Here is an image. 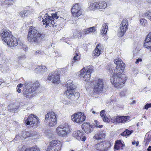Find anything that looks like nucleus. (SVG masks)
<instances>
[{
    "label": "nucleus",
    "mask_w": 151,
    "mask_h": 151,
    "mask_svg": "<svg viewBox=\"0 0 151 151\" xmlns=\"http://www.w3.org/2000/svg\"><path fill=\"white\" fill-rule=\"evenodd\" d=\"M27 11H23L21 12L20 13V15L22 17H24L25 16H27Z\"/></svg>",
    "instance_id": "obj_40"
},
{
    "label": "nucleus",
    "mask_w": 151,
    "mask_h": 151,
    "mask_svg": "<svg viewBox=\"0 0 151 151\" xmlns=\"http://www.w3.org/2000/svg\"><path fill=\"white\" fill-rule=\"evenodd\" d=\"M149 107H151V103L150 104H146L144 106V109H147Z\"/></svg>",
    "instance_id": "obj_47"
},
{
    "label": "nucleus",
    "mask_w": 151,
    "mask_h": 151,
    "mask_svg": "<svg viewBox=\"0 0 151 151\" xmlns=\"http://www.w3.org/2000/svg\"><path fill=\"white\" fill-rule=\"evenodd\" d=\"M66 87L67 90L64 93V95L72 100H75L78 98L79 93L74 91L76 88V86L73 83L71 80H68L67 81Z\"/></svg>",
    "instance_id": "obj_4"
},
{
    "label": "nucleus",
    "mask_w": 151,
    "mask_h": 151,
    "mask_svg": "<svg viewBox=\"0 0 151 151\" xmlns=\"http://www.w3.org/2000/svg\"><path fill=\"white\" fill-rule=\"evenodd\" d=\"M61 144L60 141L53 140L51 141L47 151H58L61 150Z\"/></svg>",
    "instance_id": "obj_9"
},
{
    "label": "nucleus",
    "mask_w": 151,
    "mask_h": 151,
    "mask_svg": "<svg viewBox=\"0 0 151 151\" xmlns=\"http://www.w3.org/2000/svg\"><path fill=\"white\" fill-rule=\"evenodd\" d=\"M144 45L145 48L151 50V32L147 35L144 41Z\"/></svg>",
    "instance_id": "obj_17"
},
{
    "label": "nucleus",
    "mask_w": 151,
    "mask_h": 151,
    "mask_svg": "<svg viewBox=\"0 0 151 151\" xmlns=\"http://www.w3.org/2000/svg\"><path fill=\"white\" fill-rule=\"evenodd\" d=\"M95 148L98 151H105L103 142L96 144L95 146Z\"/></svg>",
    "instance_id": "obj_27"
},
{
    "label": "nucleus",
    "mask_w": 151,
    "mask_h": 151,
    "mask_svg": "<svg viewBox=\"0 0 151 151\" xmlns=\"http://www.w3.org/2000/svg\"><path fill=\"white\" fill-rule=\"evenodd\" d=\"M38 81H36L33 83L31 82H26L24 83L23 94L27 98H30L37 94L36 90L39 87Z\"/></svg>",
    "instance_id": "obj_2"
},
{
    "label": "nucleus",
    "mask_w": 151,
    "mask_h": 151,
    "mask_svg": "<svg viewBox=\"0 0 151 151\" xmlns=\"http://www.w3.org/2000/svg\"><path fill=\"white\" fill-rule=\"evenodd\" d=\"M103 46L101 44H98L93 51V56L96 57H98L100 55L101 52L103 50Z\"/></svg>",
    "instance_id": "obj_20"
},
{
    "label": "nucleus",
    "mask_w": 151,
    "mask_h": 151,
    "mask_svg": "<svg viewBox=\"0 0 151 151\" xmlns=\"http://www.w3.org/2000/svg\"><path fill=\"white\" fill-rule=\"evenodd\" d=\"M124 147V145L123 144L120 140H117L116 142L114 147L115 149L122 150L123 149V147Z\"/></svg>",
    "instance_id": "obj_21"
},
{
    "label": "nucleus",
    "mask_w": 151,
    "mask_h": 151,
    "mask_svg": "<svg viewBox=\"0 0 151 151\" xmlns=\"http://www.w3.org/2000/svg\"><path fill=\"white\" fill-rule=\"evenodd\" d=\"M71 12L74 17H78L82 14L81 8L78 4H76L73 6Z\"/></svg>",
    "instance_id": "obj_14"
},
{
    "label": "nucleus",
    "mask_w": 151,
    "mask_h": 151,
    "mask_svg": "<svg viewBox=\"0 0 151 151\" xmlns=\"http://www.w3.org/2000/svg\"><path fill=\"white\" fill-rule=\"evenodd\" d=\"M73 35L72 38L73 39L78 38V39H80L83 36V33L82 32H80L78 33V32L76 29H74L73 31Z\"/></svg>",
    "instance_id": "obj_23"
},
{
    "label": "nucleus",
    "mask_w": 151,
    "mask_h": 151,
    "mask_svg": "<svg viewBox=\"0 0 151 151\" xmlns=\"http://www.w3.org/2000/svg\"><path fill=\"white\" fill-rule=\"evenodd\" d=\"M45 122L46 124L53 127L57 124V119L55 114L53 112H48L45 115Z\"/></svg>",
    "instance_id": "obj_7"
},
{
    "label": "nucleus",
    "mask_w": 151,
    "mask_h": 151,
    "mask_svg": "<svg viewBox=\"0 0 151 151\" xmlns=\"http://www.w3.org/2000/svg\"><path fill=\"white\" fill-rule=\"evenodd\" d=\"M105 135L104 133L103 132H99L95 134V138L97 140H100L105 138Z\"/></svg>",
    "instance_id": "obj_26"
},
{
    "label": "nucleus",
    "mask_w": 151,
    "mask_h": 151,
    "mask_svg": "<svg viewBox=\"0 0 151 151\" xmlns=\"http://www.w3.org/2000/svg\"><path fill=\"white\" fill-rule=\"evenodd\" d=\"M36 134V132L33 133V132H27L26 137H33L34 135H35Z\"/></svg>",
    "instance_id": "obj_37"
},
{
    "label": "nucleus",
    "mask_w": 151,
    "mask_h": 151,
    "mask_svg": "<svg viewBox=\"0 0 151 151\" xmlns=\"http://www.w3.org/2000/svg\"><path fill=\"white\" fill-rule=\"evenodd\" d=\"M25 151H40L39 148L37 146L27 148Z\"/></svg>",
    "instance_id": "obj_29"
},
{
    "label": "nucleus",
    "mask_w": 151,
    "mask_h": 151,
    "mask_svg": "<svg viewBox=\"0 0 151 151\" xmlns=\"http://www.w3.org/2000/svg\"><path fill=\"white\" fill-rule=\"evenodd\" d=\"M142 61V59L141 58H138V59L136 60V61L135 62V63L136 64L138 63L139 62H141Z\"/></svg>",
    "instance_id": "obj_54"
},
{
    "label": "nucleus",
    "mask_w": 151,
    "mask_h": 151,
    "mask_svg": "<svg viewBox=\"0 0 151 151\" xmlns=\"http://www.w3.org/2000/svg\"><path fill=\"white\" fill-rule=\"evenodd\" d=\"M23 49L24 50H26V48H27V47H26V46H25V45L23 46Z\"/></svg>",
    "instance_id": "obj_62"
},
{
    "label": "nucleus",
    "mask_w": 151,
    "mask_h": 151,
    "mask_svg": "<svg viewBox=\"0 0 151 151\" xmlns=\"http://www.w3.org/2000/svg\"><path fill=\"white\" fill-rule=\"evenodd\" d=\"M128 25V21L127 19H125L122 21L120 26L119 29L118 35L119 37H122L125 34L128 29L127 26Z\"/></svg>",
    "instance_id": "obj_10"
},
{
    "label": "nucleus",
    "mask_w": 151,
    "mask_h": 151,
    "mask_svg": "<svg viewBox=\"0 0 151 151\" xmlns=\"http://www.w3.org/2000/svg\"><path fill=\"white\" fill-rule=\"evenodd\" d=\"M150 136H149L148 135L147 136V134L145 135L144 142L146 143V144H148L147 143H148L150 141Z\"/></svg>",
    "instance_id": "obj_34"
},
{
    "label": "nucleus",
    "mask_w": 151,
    "mask_h": 151,
    "mask_svg": "<svg viewBox=\"0 0 151 151\" xmlns=\"http://www.w3.org/2000/svg\"><path fill=\"white\" fill-rule=\"evenodd\" d=\"M112 120L115 123H122L121 116H115L113 118Z\"/></svg>",
    "instance_id": "obj_28"
},
{
    "label": "nucleus",
    "mask_w": 151,
    "mask_h": 151,
    "mask_svg": "<svg viewBox=\"0 0 151 151\" xmlns=\"http://www.w3.org/2000/svg\"><path fill=\"white\" fill-rule=\"evenodd\" d=\"M140 23L142 25L144 26H145L147 24V20L143 18L140 19Z\"/></svg>",
    "instance_id": "obj_35"
},
{
    "label": "nucleus",
    "mask_w": 151,
    "mask_h": 151,
    "mask_svg": "<svg viewBox=\"0 0 151 151\" xmlns=\"http://www.w3.org/2000/svg\"><path fill=\"white\" fill-rule=\"evenodd\" d=\"M109 68L108 69L109 72L110 73H112L113 72V70L112 68H111V69H110L109 67Z\"/></svg>",
    "instance_id": "obj_58"
},
{
    "label": "nucleus",
    "mask_w": 151,
    "mask_h": 151,
    "mask_svg": "<svg viewBox=\"0 0 151 151\" xmlns=\"http://www.w3.org/2000/svg\"><path fill=\"white\" fill-rule=\"evenodd\" d=\"M69 128L68 124L65 123L60 125L56 129V133L59 136L66 137L69 132Z\"/></svg>",
    "instance_id": "obj_6"
},
{
    "label": "nucleus",
    "mask_w": 151,
    "mask_h": 151,
    "mask_svg": "<svg viewBox=\"0 0 151 151\" xmlns=\"http://www.w3.org/2000/svg\"><path fill=\"white\" fill-rule=\"evenodd\" d=\"M21 89L20 88H18L17 90V92L19 93H21Z\"/></svg>",
    "instance_id": "obj_61"
},
{
    "label": "nucleus",
    "mask_w": 151,
    "mask_h": 151,
    "mask_svg": "<svg viewBox=\"0 0 151 151\" xmlns=\"http://www.w3.org/2000/svg\"><path fill=\"white\" fill-rule=\"evenodd\" d=\"M83 32L84 34L85 35L88 34V33H90L88 28L85 29L84 31H83Z\"/></svg>",
    "instance_id": "obj_49"
},
{
    "label": "nucleus",
    "mask_w": 151,
    "mask_h": 151,
    "mask_svg": "<svg viewBox=\"0 0 151 151\" xmlns=\"http://www.w3.org/2000/svg\"><path fill=\"white\" fill-rule=\"evenodd\" d=\"M104 86V82L103 80L98 79L95 81L93 91L97 93H100L103 91Z\"/></svg>",
    "instance_id": "obj_12"
},
{
    "label": "nucleus",
    "mask_w": 151,
    "mask_h": 151,
    "mask_svg": "<svg viewBox=\"0 0 151 151\" xmlns=\"http://www.w3.org/2000/svg\"><path fill=\"white\" fill-rule=\"evenodd\" d=\"M71 118L73 121L77 123H81L84 121L86 119V116L83 113L81 112H78L72 115Z\"/></svg>",
    "instance_id": "obj_13"
},
{
    "label": "nucleus",
    "mask_w": 151,
    "mask_h": 151,
    "mask_svg": "<svg viewBox=\"0 0 151 151\" xmlns=\"http://www.w3.org/2000/svg\"><path fill=\"white\" fill-rule=\"evenodd\" d=\"M97 2H95L91 4L90 6L88 7V9L90 10H92L95 9H98Z\"/></svg>",
    "instance_id": "obj_30"
},
{
    "label": "nucleus",
    "mask_w": 151,
    "mask_h": 151,
    "mask_svg": "<svg viewBox=\"0 0 151 151\" xmlns=\"http://www.w3.org/2000/svg\"><path fill=\"white\" fill-rule=\"evenodd\" d=\"M22 86H23L22 84L20 83V84H18L17 85V87H18L21 88L22 87Z\"/></svg>",
    "instance_id": "obj_59"
},
{
    "label": "nucleus",
    "mask_w": 151,
    "mask_h": 151,
    "mask_svg": "<svg viewBox=\"0 0 151 151\" xmlns=\"http://www.w3.org/2000/svg\"><path fill=\"white\" fill-rule=\"evenodd\" d=\"M25 58V56L24 55H22L21 56H19L18 57V58L20 60L24 59Z\"/></svg>",
    "instance_id": "obj_52"
},
{
    "label": "nucleus",
    "mask_w": 151,
    "mask_h": 151,
    "mask_svg": "<svg viewBox=\"0 0 151 151\" xmlns=\"http://www.w3.org/2000/svg\"><path fill=\"white\" fill-rule=\"evenodd\" d=\"M57 24L55 22V21L52 19L51 20V21L48 23L47 25H46V27L49 26L50 27H54L57 26Z\"/></svg>",
    "instance_id": "obj_33"
},
{
    "label": "nucleus",
    "mask_w": 151,
    "mask_h": 151,
    "mask_svg": "<svg viewBox=\"0 0 151 151\" xmlns=\"http://www.w3.org/2000/svg\"><path fill=\"white\" fill-rule=\"evenodd\" d=\"M102 118L104 121L107 122H109V120L106 115Z\"/></svg>",
    "instance_id": "obj_46"
},
{
    "label": "nucleus",
    "mask_w": 151,
    "mask_h": 151,
    "mask_svg": "<svg viewBox=\"0 0 151 151\" xmlns=\"http://www.w3.org/2000/svg\"><path fill=\"white\" fill-rule=\"evenodd\" d=\"M129 117L128 116H121V120L122 123L125 122L128 120Z\"/></svg>",
    "instance_id": "obj_38"
},
{
    "label": "nucleus",
    "mask_w": 151,
    "mask_h": 151,
    "mask_svg": "<svg viewBox=\"0 0 151 151\" xmlns=\"http://www.w3.org/2000/svg\"><path fill=\"white\" fill-rule=\"evenodd\" d=\"M13 0H5L4 2L8 5H9L13 3Z\"/></svg>",
    "instance_id": "obj_42"
},
{
    "label": "nucleus",
    "mask_w": 151,
    "mask_h": 151,
    "mask_svg": "<svg viewBox=\"0 0 151 151\" xmlns=\"http://www.w3.org/2000/svg\"><path fill=\"white\" fill-rule=\"evenodd\" d=\"M60 76L55 72H52L49 74L47 79L51 81L53 83H58L59 82Z\"/></svg>",
    "instance_id": "obj_15"
},
{
    "label": "nucleus",
    "mask_w": 151,
    "mask_h": 151,
    "mask_svg": "<svg viewBox=\"0 0 151 151\" xmlns=\"http://www.w3.org/2000/svg\"><path fill=\"white\" fill-rule=\"evenodd\" d=\"M26 122L27 125H30L35 128L37 124L40 123L38 118L33 114L29 115L28 118L26 119Z\"/></svg>",
    "instance_id": "obj_11"
},
{
    "label": "nucleus",
    "mask_w": 151,
    "mask_h": 151,
    "mask_svg": "<svg viewBox=\"0 0 151 151\" xmlns=\"http://www.w3.org/2000/svg\"><path fill=\"white\" fill-rule=\"evenodd\" d=\"M63 103L65 105H68L70 104V102L68 100H63L62 101Z\"/></svg>",
    "instance_id": "obj_45"
},
{
    "label": "nucleus",
    "mask_w": 151,
    "mask_h": 151,
    "mask_svg": "<svg viewBox=\"0 0 151 151\" xmlns=\"http://www.w3.org/2000/svg\"><path fill=\"white\" fill-rule=\"evenodd\" d=\"M147 151H151V146H149L147 149Z\"/></svg>",
    "instance_id": "obj_60"
},
{
    "label": "nucleus",
    "mask_w": 151,
    "mask_h": 151,
    "mask_svg": "<svg viewBox=\"0 0 151 151\" xmlns=\"http://www.w3.org/2000/svg\"><path fill=\"white\" fill-rule=\"evenodd\" d=\"M93 125V124H92ZM93 126L94 127H96V128L98 127L99 128H101L102 127V125H98V121L96 120H95L94 121V123H93Z\"/></svg>",
    "instance_id": "obj_39"
},
{
    "label": "nucleus",
    "mask_w": 151,
    "mask_h": 151,
    "mask_svg": "<svg viewBox=\"0 0 151 151\" xmlns=\"http://www.w3.org/2000/svg\"><path fill=\"white\" fill-rule=\"evenodd\" d=\"M151 15V12L148 11H147V12L143 15V16L144 17H145L148 19H149V17H150Z\"/></svg>",
    "instance_id": "obj_36"
},
{
    "label": "nucleus",
    "mask_w": 151,
    "mask_h": 151,
    "mask_svg": "<svg viewBox=\"0 0 151 151\" xmlns=\"http://www.w3.org/2000/svg\"><path fill=\"white\" fill-rule=\"evenodd\" d=\"M41 53V52L40 51H37L35 53V55H37L39 54H40Z\"/></svg>",
    "instance_id": "obj_57"
},
{
    "label": "nucleus",
    "mask_w": 151,
    "mask_h": 151,
    "mask_svg": "<svg viewBox=\"0 0 151 151\" xmlns=\"http://www.w3.org/2000/svg\"><path fill=\"white\" fill-rule=\"evenodd\" d=\"M85 134L83 131L78 130L74 132L73 134V135L78 140L84 141L86 139Z\"/></svg>",
    "instance_id": "obj_16"
},
{
    "label": "nucleus",
    "mask_w": 151,
    "mask_h": 151,
    "mask_svg": "<svg viewBox=\"0 0 151 151\" xmlns=\"http://www.w3.org/2000/svg\"><path fill=\"white\" fill-rule=\"evenodd\" d=\"M120 94L121 96H124L126 94L123 91H121L120 92Z\"/></svg>",
    "instance_id": "obj_56"
},
{
    "label": "nucleus",
    "mask_w": 151,
    "mask_h": 151,
    "mask_svg": "<svg viewBox=\"0 0 151 151\" xmlns=\"http://www.w3.org/2000/svg\"><path fill=\"white\" fill-rule=\"evenodd\" d=\"M52 16L51 17L52 18V19H57L58 18V16H57V13H55L54 14H51Z\"/></svg>",
    "instance_id": "obj_41"
},
{
    "label": "nucleus",
    "mask_w": 151,
    "mask_h": 151,
    "mask_svg": "<svg viewBox=\"0 0 151 151\" xmlns=\"http://www.w3.org/2000/svg\"><path fill=\"white\" fill-rule=\"evenodd\" d=\"M26 134H27V132L25 131H23L22 132V135H21V136L23 138H27Z\"/></svg>",
    "instance_id": "obj_44"
},
{
    "label": "nucleus",
    "mask_w": 151,
    "mask_h": 151,
    "mask_svg": "<svg viewBox=\"0 0 151 151\" xmlns=\"http://www.w3.org/2000/svg\"><path fill=\"white\" fill-rule=\"evenodd\" d=\"M126 133H127V132H126V130H125L124 132H123L121 134V135L123 136H127Z\"/></svg>",
    "instance_id": "obj_55"
},
{
    "label": "nucleus",
    "mask_w": 151,
    "mask_h": 151,
    "mask_svg": "<svg viewBox=\"0 0 151 151\" xmlns=\"http://www.w3.org/2000/svg\"><path fill=\"white\" fill-rule=\"evenodd\" d=\"M47 70V69L45 66H39L35 69V71L37 73H42Z\"/></svg>",
    "instance_id": "obj_22"
},
{
    "label": "nucleus",
    "mask_w": 151,
    "mask_h": 151,
    "mask_svg": "<svg viewBox=\"0 0 151 151\" xmlns=\"http://www.w3.org/2000/svg\"><path fill=\"white\" fill-rule=\"evenodd\" d=\"M1 36L3 41L7 43L9 46L14 47L18 45L17 38L12 36L11 32L4 30L1 33Z\"/></svg>",
    "instance_id": "obj_5"
},
{
    "label": "nucleus",
    "mask_w": 151,
    "mask_h": 151,
    "mask_svg": "<svg viewBox=\"0 0 151 151\" xmlns=\"http://www.w3.org/2000/svg\"><path fill=\"white\" fill-rule=\"evenodd\" d=\"M21 138L20 135H17L14 139V141L19 140Z\"/></svg>",
    "instance_id": "obj_48"
},
{
    "label": "nucleus",
    "mask_w": 151,
    "mask_h": 151,
    "mask_svg": "<svg viewBox=\"0 0 151 151\" xmlns=\"http://www.w3.org/2000/svg\"><path fill=\"white\" fill-rule=\"evenodd\" d=\"M52 18L51 16H49L47 14V13L45 14L42 18L43 19L42 21L43 22V24H45L46 25H47L48 23L51 21V20H52Z\"/></svg>",
    "instance_id": "obj_24"
},
{
    "label": "nucleus",
    "mask_w": 151,
    "mask_h": 151,
    "mask_svg": "<svg viewBox=\"0 0 151 151\" xmlns=\"http://www.w3.org/2000/svg\"><path fill=\"white\" fill-rule=\"evenodd\" d=\"M108 28V26L106 24H105L102 27V30H101V33L105 35L106 34Z\"/></svg>",
    "instance_id": "obj_31"
},
{
    "label": "nucleus",
    "mask_w": 151,
    "mask_h": 151,
    "mask_svg": "<svg viewBox=\"0 0 151 151\" xmlns=\"http://www.w3.org/2000/svg\"><path fill=\"white\" fill-rule=\"evenodd\" d=\"M93 71L92 67H90L89 68L87 67L86 68H84L80 71V77L83 78V79L84 81L88 82L90 80V74Z\"/></svg>",
    "instance_id": "obj_8"
},
{
    "label": "nucleus",
    "mask_w": 151,
    "mask_h": 151,
    "mask_svg": "<svg viewBox=\"0 0 151 151\" xmlns=\"http://www.w3.org/2000/svg\"><path fill=\"white\" fill-rule=\"evenodd\" d=\"M82 129L87 133H90L91 132V128H94L93 125H91L90 123L87 122L83 123L82 125Z\"/></svg>",
    "instance_id": "obj_18"
},
{
    "label": "nucleus",
    "mask_w": 151,
    "mask_h": 151,
    "mask_svg": "<svg viewBox=\"0 0 151 151\" xmlns=\"http://www.w3.org/2000/svg\"><path fill=\"white\" fill-rule=\"evenodd\" d=\"M105 111L104 110H102L100 113V115L102 117H103L105 115Z\"/></svg>",
    "instance_id": "obj_50"
},
{
    "label": "nucleus",
    "mask_w": 151,
    "mask_h": 151,
    "mask_svg": "<svg viewBox=\"0 0 151 151\" xmlns=\"http://www.w3.org/2000/svg\"><path fill=\"white\" fill-rule=\"evenodd\" d=\"M75 55L74 56L73 58V60L74 61H76L78 59V54L77 53H75Z\"/></svg>",
    "instance_id": "obj_51"
},
{
    "label": "nucleus",
    "mask_w": 151,
    "mask_h": 151,
    "mask_svg": "<svg viewBox=\"0 0 151 151\" xmlns=\"http://www.w3.org/2000/svg\"><path fill=\"white\" fill-rule=\"evenodd\" d=\"M91 111H92V112L93 114H95L96 113V112L93 110V109H92L91 110Z\"/></svg>",
    "instance_id": "obj_63"
},
{
    "label": "nucleus",
    "mask_w": 151,
    "mask_h": 151,
    "mask_svg": "<svg viewBox=\"0 0 151 151\" xmlns=\"http://www.w3.org/2000/svg\"><path fill=\"white\" fill-rule=\"evenodd\" d=\"M45 37L44 34L40 33L35 28L30 27L28 35V40L31 42L39 44L41 42L42 39Z\"/></svg>",
    "instance_id": "obj_3"
},
{
    "label": "nucleus",
    "mask_w": 151,
    "mask_h": 151,
    "mask_svg": "<svg viewBox=\"0 0 151 151\" xmlns=\"http://www.w3.org/2000/svg\"><path fill=\"white\" fill-rule=\"evenodd\" d=\"M89 29V31L90 32V33H91L92 32H94L96 30L95 29V28L94 27H90V28H88Z\"/></svg>",
    "instance_id": "obj_43"
},
{
    "label": "nucleus",
    "mask_w": 151,
    "mask_h": 151,
    "mask_svg": "<svg viewBox=\"0 0 151 151\" xmlns=\"http://www.w3.org/2000/svg\"><path fill=\"white\" fill-rule=\"evenodd\" d=\"M126 132H127V133H126L127 136V135H128V136L129 135H130L131 134L132 132H131V131L127 129H126Z\"/></svg>",
    "instance_id": "obj_53"
},
{
    "label": "nucleus",
    "mask_w": 151,
    "mask_h": 151,
    "mask_svg": "<svg viewBox=\"0 0 151 151\" xmlns=\"http://www.w3.org/2000/svg\"><path fill=\"white\" fill-rule=\"evenodd\" d=\"M121 69L118 68L116 67L114 74L110 78L111 83L118 88H122L127 80L126 75L122 74L123 71H121Z\"/></svg>",
    "instance_id": "obj_1"
},
{
    "label": "nucleus",
    "mask_w": 151,
    "mask_h": 151,
    "mask_svg": "<svg viewBox=\"0 0 151 151\" xmlns=\"http://www.w3.org/2000/svg\"><path fill=\"white\" fill-rule=\"evenodd\" d=\"M139 142L138 141H137V142H136V143H135V144H136V146H137L139 144Z\"/></svg>",
    "instance_id": "obj_64"
},
{
    "label": "nucleus",
    "mask_w": 151,
    "mask_h": 151,
    "mask_svg": "<svg viewBox=\"0 0 151 151\" xmlns=\"http://www.w3.org/2000/svg\"><path fill=\"white\" fill-rule=\"evenodd\" d=\"M97 9H105L107 6V4L105 1L97 2Z\"/></svg>",
    "instance_id": "obj_25"
},
{
    "label": "nucleus",
    "mask_w": 151,
    "mask_h": 151,
    "mask_svg": "<svg viewBox=\"0 0 151 151\" xmlns=\"http://www.w3.org/2000/svg\"><path fill=\"white\" fill-rule=\"evenodd\" d=\"M104 147L105 151H106L108 150L109 148L111 146L110 144L108 141H104L103 142Z\"/></svg>",
    "instance_id": "obj_32"
},
{
    "label": "nucleus",
    "mask_w": 151,
    "mask_h": 151,
    "mask_svg": "<svg viewBox=\"0 0 151 151\" xmlns=\"http://www.w3.org/2000/svg\"><path fill=\"white\" fill-rule=\"evenodd\" d=\"M114 62L116 65V67L117 68L119 69H121L120 71H124L125 67V64L123 62L121 63V60H120V59L119 58L116 59L114 60Z\"/></svg>",
    "instance_id": "obj_19"
}]
</instances>
